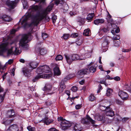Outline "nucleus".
Returning <instances> with one entry per match:
<instances>
[{
  "mask_svg": "<svg viewBox=\"0 0 131 131\" xmlns=\"http://www.w3.org/2000/svg\"><path fill=\"white\" fill-rule=\"evenodd\" d=\"M113 79H114L115 81H119L120 80V78L119 77L117 76L114 77V78H113Z\"/></svg>",
  "mask_w": 131,
  "mask_h": 131,
  "instance_id": "8fccbe9b",
  "label": "nucleus"
},
{
  "mask_svg": "<svg viewBox=\"0 0 131 131\" xmlns=\"http://www.w3.org/2000/svg\"><path fill=\"white\" fill-rule=\"evenodd\" d=\"M52 87V86L50 84H46L44 88V89L46 91H48L49 92L51 90Z\"/></svg>",
  "mask_w": 131,
  "mask_h": 131,
  "instance_id": "393cba45",
  "label": "nucleus"
},
{
  "mask_svg": "<svg viewBox=\"0 0 131 131\" xmlns=\"http://www.w3.org/2000/svg\"><path fill=\"white\" fill-rule=\"evenodd\" d=\"M131 50L130 49H124L122 51L124 52H128Z\"/></svg>",
  "mask_w": 131,
  "mask_h": 131,
  "instance_id": "e2e57ef3",
  "label": "nucleus"
},
{
  "mask_svg": "<svg viewBox=\"0 0 131 131\" xmlns=\"http://www.w3.org/2000/svg\"><path fill=\"white\" fill-rule=\"evenodd\" d=\"M48 131H58L55 128H50Z\"/></svg>",
  "mask_w": 131,
  "mask_h": 131,
  "instance_id": "052dcab7",
  "label": "nucleus"
},
{
  "mask_svg": "<svg viewBox=\"0 0 131 131\" xmlns=\"http://www.w3.org/2000/svg\"><path fill=\"white\" fill-rule=\"evenodd\" d=\"M36 2H39L40 4H44L45 2V0H35Z\"/></svg>",
  "mask_w": 131,
  "mask_h": 131,
  "instance_id": "ea45409f",
  "label": "nucleus"
},
{
  "mask_svg": "<svg viewBox=\"0 0 131 131\" xmlns=\"http://www.w3.org/2000/svg\"><path fill=\"white\" fill-rule=\"evenodd\" d=\"M48 119V116L46 115L45 118H44L43 120H42L41 121L44 122L45 124L48 125L53 122V120H52Z\"/></svg>",
  "mask_w": 131,
  "mask_h": 131,
  "instance_id": "2eb2a0df",
  "label": "nucleus"
},
{
  "mask_svg": "<svg viewBox=\"0 0 131 131\" xmlns=\"http://www.w3.org/2000/svg\"><path fill=\"white\" fill-rule=\"evenodd\" d=\"M104 21L103 19H97L94 21V23L95 24L98 25L103 23Z\"/></svg>",
  "mask_w": 131,
  "mask_h": 131,
  "instance_id": "dca6fc26",
  "label": "nucleus"
},
{
  "mask_svg": "<svg viewBox=\"0 0 131 131\" xmlns=\"http://www.w3.org/2000/svg\"><path fill=\"white\" fill-rule=\"evenodd\" d=\"M78 22H80L82 23H84V19L83 18H80Z\"/></svg>",
  "mask_w": 131,
  "mask_h": 131,
  "instance_id": "4d7b16f0",
  "label": "nucleus"
},
{
  "mask_svg": "<svg viewBox=\"0 0 131 131\" xmlns=\"http://www.w3.org/2000/svg\"><path fill=\"white\" fill-rule=\"evenodd\" d=\"M63 120H66L65 119L61 117H60L58 118V121H61V122H62V121Z\"/></svg>",
  "mask_w": 131,
  "mask_h": 131,
  "instance_id": "3c124183",
  "label": "nucleus"
},
{
  "mask_svg": "<svg viewBox=\"0 0 131 131\" xmlns=\"http://www.w3.org/2000/svg\"><path fill=\"white\" fill-rule=\"evenodd\" d=\"M15 114L14 111L12 109L8 111L6 114V117L8 118H11L14 117Z\"/></svg>",
  "mask_w": 131,
  "mask_h": 131,
  "instance_id": "ddd939ff",
  "label": "nucleus"
},
{
  "mask_svg": "<svg viewBox=\"0 0 131 131\" xmlns=\"http://www.w3.org/2000/svg\"><path fill=\"white\" fill-rule=\"evenodd\" d=\"M57 19V17L56 16L53 15V16L52 17V20L53 23H54L56 22Z\"/></svg>",
  "mask_w": 131,
  "mask_h": 131,
  "instance_id": "a19ab883",
  "label": "nucleus"
},
{
  "mask_svg": "<svg viewBox=\"0 0 131 131\" xmlns=\"http://www.w3.org/2000/svg\"><path fill=\"white\" fill-rule=\"evenodd\" d=\"M8 43L7 42L3 43L0 45V54H2L4 52H5L7 49V46L8 45Z\"/></svg>",
  "mask_w": 131,
  "mask_h": 131,
  "instance_id": "0eeeda50",
  "label": "nucleus"
},
{
  "mask_svg": "<svg viewBox=\"0 0 131 131\" xmlns=\"http://www.w3.org/2000/svg\"><path fill=\"white\" fill-rule=\"evenodd\" d=\"M53 6V4H52L49 5L46 9L44 11L43 13H45L46 14H48L52 9V8Z\"/></svg>",
  "mask_w": 131,
  "mask_h": 131,
  "instance_id": "6ab92c4d",
  "label": "nucleus"
},
{
  "mask_svg": "<svg viewBox=\"0 0 131 131\" xmlns=\"http://www.w3.org/2000/svg\"><path fill=\"white\" fill-rule=\"evenodd\" d=\"M66 93L68 96H69L70 95V91L69 90L66 91Z\"/></svg>",
  "mask_w": 131,
  "mask_h": 131,
  "instance_id": "774afa93",
  "label": "nucleus"
},
{
  "mask_svg": "<svg viewBox=\"0 0 131 131\" xmlns=\"http://www.w3.org/2000/svg\"><path fill=\"white\" fill-rule=\"evenodd\" d=\"M19 128L18 126L16 124L10 125L6 131H18Z\"/></svg>",
  "mask_w": 131,
  "mask_h": 131,
  "instance_id": "9d476101",
  "label": "nucleus"
},
{
  "mask_svg": "<svg viewBox=\"0 0 131 131\" xmlns=\"http://www.w3.org/2000/svg\"><path fill=\"white\" fill-rule=\"evenodd\" d=\"M4 124L5 125H7L10 124L9 123V121H8V120H7L5 122H4Z\"/></svg>",
  "mask_w": 131,
  "mask_h": 131,
  "instance_id": "0e129e2a",
  "label": "nucleus"
},
{
  "mask_svg": "<svg viewBox=\"0 0 131 131\" xmlns=\"http://www.w3.org/2000/svg\"><path fill=\"white\" fill-rule=\"evenodd\" d=\"M30 66L33 69H35L38 66V63L36 62L31 61L29 63Z\"/></svg>",
  "mask_w": 131,
  "mask_h": 131,
  "instance_id": "4be33fe9",
  "label": "nucleus"
},
{
  "mask_svg": "<svg viewBox=\"0 0 131 131\" xmlns=\"http://www.w3.org/2000/svg\"><path fill=\"white\" fill-rule=\"evenodd\" d=\"M82 107L81 105L78 104L76 105L75 108L76 109L78 110L80 109Z\"/></svg>",
  "mask_w": 131,
  "mask_h": 131,
  "instance_id": "603ef678",
  "label": "nucleus"
},
{
  "mask_svg": "<svg viewBox=\"0 0 131 131\" xmlns=\"http://www.w3.org/2000/svg\"><path fill=\"white\" fill-rule=\"evenodd\" d=\"M70 37V35L67 34H64L62 37L64 39H67Z\"/></svg>",
  "mask_w": 131,
  "mask_h": 131,
  "instance_id": "4c0bfd02",
  "label": "nucleus"
},
{
  "mask_svg": "<svg viewBox=\"0 0 131 131\" xmlns=\"http://www.w3.org/2000/svg\"><path fill=\"white\" fill-rule=\"evenodd\" d=\"M15 53L17 54H18L19 53H20V51L18 50V48L15 47Z\"/></svg>",
  "mask_w": 131,
  "mask_h": 131,
  "instance_id": "864d4df0",
  "label": "nucleus"
},
{
  "mask_svg": "<svg viewBox=\"0 0 131 131\" xmlns=\"http://www.w3.org/2000/svg\"><path fill=\"white\" fill-rule=\"evenodd\" d=\"M63 59L62 56L60 55H58L57 56L56 58V61H59L62 60Z\"/></svg>",
  "mask_w": 131,
  "mask_h": 131,
  "instance_id": "f704fd0d",
  "label": "nucleus"
},
{
  "mask_svg": "<svg viewBox=\"0 0 131 131\" xmlns=\"http://www.w3.org/2000/svg\"><path fill=\"white\" fill-rule=\"evenodd\" d=\"M105 80L106 79H108L109 80L113 79V78L110 77V76L109 75H106L105 77Z\"/></svg>",
  "mask_w": 131,
  "mask_h": 131,
  "instance_id": "bf43d9fd",
  "label": "nucleus"
},
{
  "mask_svg": "<svg viewBox=\"0 0 131 131\" xmlns=\"http://www.w3.org/2000/svg\"><path fill=\"white\" fill-rule=\"evenodd\" d=\"M42 36L43 39L46 38L48 37L47 34L46 33H42Z\"/></svg>",
  "mask_w": 131,
  "mask_h": 131,
  "instance_id": "c03bdc74",
  "label": "nucleus"
},
{
  "mask_svg": "<svg viewBox=\"0 0 131 131\" xmlns=\"http://www.w3.org/2000/svg\"><path fill=\"white\" fill-rule=\"evenodd\" d=\"M53 70L55 75H59L61 73L59 67L58 66H56L54 68Z\"/></svg>",
  "mask_w": 131,
  "mask_h": 131,
  "instance_id": "aec40b11",
  "label": "nucleus"
},
{
  "mask_svg": "<svg viewBox=\"0 0 131 131\" xmlns=\"http://www.w3.org/2000/svg\"><path fill=\"white\" fill-rule=\"evenodd\" d=\"M71 90L73 92H75L77 90V88L75 86H73L71 88Z\"/></svg>",
  "mask_w": 131,
  "mask_h": 131,
  "instance_id": "79ce46f5",
  "label": "nucleus"
},
{
  "mask_svg": "<svg viewBox=\"0 0 131 131\" xmlns=\"http://www.w3.org/2000/svg\"><path fill=\"white\" fill-rule=\"evenodd\" d=\"M93 125H94L95 121L93 120L88 115H86V118H82L81 122L82 123L86 124H88L89 123V121Z\"/></svg>",
  "mask_w": 131,
  "mask_h": 131,
  "instance_id": "20e7f679",
  "label": "nucleus"
},
{
  "mask_svg": "<svg viewBox=\"0 0 131 131\" xmlns=\"http://www.w3.org/2000/svg\"><path fill=\"white\" fill-rule=\"evenodd\" d=\"M39 51L41 55H44L47 53V50L45 49L42 48H40L39 49Z\"/></svg>",
  "mask_w": 131,
  "mask_h": 131,
  "instance_id": "c85d7f7f",
  "label": "nucleus"
},
{
  "mask_svg": "<svg viewBox=\"0 0 131 131\" xmlns=\"http://www.w3.org/2000/svg\"><path fill=\"white\" fill-rule=\"evenodd\" d=\"M29 131H35V128L34 127H32L31 126H29L27 127Z\"/></svg>",
  "mask_w": 131,
  "mask_h": 131,
  "instance_id": "c9c22d12",
  "label": "nucleus"
},
{
  "mask_svg": "<svg viewBox=\"0 0 131 131\" xmlns=\"http://www.w3.org/2000/svg\"><path fill=\"white\" fill-rule=\"evenodd\" d=\"M78 56V59H77V60H83L85 59V56L84 54H82L80 56H79V55L77 54H76Z\"/></svg>",
  "mask_w": 131,
  "mask_h": 131,
  "instance_id": "473e14b6",
  "label": "nucleus"
},
{
  "mask_svg": "<svg viewBox=\"0 0 131 131\" xmlns=\"http://www.w3.org/2000/svg\"><path fill=\"white\" fill-rule=\"evenodd\" d=\"M109 37H102V39L104 40V42L102 43V46L104 47H106L109 43L108 39Z\"/></svg>",
  "mask_w": 131,
  "mask_h": 131,
  "instance_id": "f8f14e48",
  "label": "nucleus"
},
{
  "mask_svg": "<svg viewBox=\"0 0 131 131\" xmlns=\"http://www.w3.org/2000/svg\"><path fill=\"white\" fill-rule=\"evenodd\" d=\"M7 74V73H6L3 74L2 76V78L3 80H4V79L5 78Z\"/></svg>",
  "mask_w": 131,
  "mask_h": 131,
  "instance_id": "338daca9",
  "label": "nucleus"
},
{
  "mask_svg": "<svg viewBox=\"0 0 131 131\" xmlns=\"http://www.w3.org/2000/svg\"><path fill=\"white\" fill-rule=\"evenodd\" d=\"M13 48V47H12L11 49L8 50L7 52V55L8 56H9L13 54V52L12 51Z\"/></svg>",
  "mask_w": 131,
  "mask_h": 131,
  "instance_id": "e433bc0d",
  "label": "nucleus"
},
{
  "mask_svg": "<svg viewBox=\"0 0 131 131\" xmlns=\"http://www.w3.org/2000/svg\"><path fill=\"white\" fill-rule=\"evenodd\" d=\"M97 66V64H95L93 66L90 67L89 69V71L93 73L95 72L96 70V67Z\"/></svg>",
  "mask_w": 131,
  "mask_h": 131,
  "instance_id": "b1692460",
  "label": "nucleus"
},
{
  "mask_svg": "<svg viewBox=\"0 0 131 131\" xmlns=\"http://www.w3.org/2000/svg\"><path fill=\"white\" fill-rule=\"evenodd\" d=\"M2 18L3 20L7 21H9L11 19V18L10 17L6 15H3Z\"/></svg>",
  "mask_w": 131,
  "mask_h": 131,
  "instance_id": "bb28decb",
  "label": "nucleus"
},
{
  "mask_svg": "<svg viewBox=\"0 0 131 131\" xmlns=\"http://www.w3.org/2000/svg\"><path fill=\"white\" fill-rule=\"evenodd\" d=\"M39 75L38 76L36 77L33 79L32 81L34 82H35L40 78H48L50 76V75L49 74H45L44 75L43 74Z\"/></svg>",
  "mask_w": 131,
  "mask_h": 131,
  "instance_id": "1a4fd4ad",
  "label": "nucleus"
},
{
  "mask_svg": "<svg viewBox=\"0 0 131 131\" xmlns=\"http://www.w3.org/2000/svg\"><path fill=\"white\" fill-rule=\"evenodd\" d=\"M95 98L94 95L91 94L89 97V99L90 101H93L95 99Z\"/></svg>",
  "mask_w": 131,
  "mask_h": 131,
  "instance_id": "72a5a7b5",
  "label": "nucleus"
},
{
  "mask_svg": "<svg viewBox=\"0 0 131 131\" xmlns=\"http://www.w3.org/2000/svg\"><path fill=\"white\" fill-rule=\"evenodd\" d=\"M39 11V8L38 6L33 5L30 6L27 12L21 19V24L22 26L26 27L28 24L27 21L30 18L32 20L31 24L37 26L40 21H41L45 18L46 15L43 14L38 12L36 15H31V14L35 12H38Z\"/></svg>",
  "mask_w": 131,
  "mask_h": 131,
  "instance_id": "f257e3e1",
  "label": "nucleus"
},
{
  "mask_svg": "<svg viewBox=\"0 0 131 131\" xmlns=\"http://www.w3.org/2000/svg\"><path fill=\"white\" fill-rule=\"evenodd\" d=\"M89 71L88 69H84L80 70L78 72V74L82 75L87 74L89 73Z\"/></svg>",
  "mask_w": 131,
  "mask_h": 131,
  "instance_id": "4468645a",
  "label": "nucleus"
},
{
  "mask_svg": "<svg viewBox=\"0 0 131 131\" xmlns=\"http://www.w3.org/2000/svg\"><path fill=\"white\" fill-rule=\"evenodd\" d=\"M6 4L10 8H14L15 5L14 2L8 1L6 2Z\"/></svg>",
  "mask_w": 131,
  "mask_h": 131,
  "instance_id": "f3484780",
  "label": "nucleus"
},
{
  "mask_svg": "<svg viewBox=\"0 0 131 131\" xmlns=\"http://www.w3.org/2000/svg\"><path fill=\"white\" fill-rule=\"evenodd\" d=\"M45 104L47 106L50 105L51 104V102L49 100H47L45 102Z\"/></svg>",
  "mask_w": 131,
  "mask_h": 131,
  "instance_id": "49530a36",
  "label": "nucleus"
},
{
  "mask_svg": "<svg viewBox=\"0 0 131 131\" xmlns=\"http://www.w3.org/2000/svg\"><path fill=\"white\" fill-rule=\"evenodd\" d=\"M108 31L107 29L106 28H102L100 29L99 32V34L100 35H102L106 33Z\"/></svg>",
  "mask_w": 131,
  "mask_h": 131,
  "instance_id": "a878e982",
  "label": "nucleus"
},
{
  "mask_svg": "<svg viewBox=\"0 0 131 131\" xmlns=\"http://www.w3.org/2000/svg\"><path fill=\"white\" fill-rule=\"evenodd\" d=\"M112 92V90L109 88H108L106 93L107 96H109L111 95Z\"/></svg>",
  "mask_w": 131,
  "mask_h": 131,
  "instance_id": "2f4dec72",
  "label": "nucleus"
},
{
  "mask_svg": "<svg viewBox=\"0 0 131 131\" xmlns=\"http://www.w3.org/2000/svg\"><path fill=\"white\" fill-rule=\"evenodd\" d=\"M111 25L113 29H116V28L117 27L116 24H111Z\"/></svg>",
  "mask_w": 131,
  "mask_h": 131,
  "instance_id": "6e6d98bb",
  "label": "nucleus"
},
{
  "mask_svg": "<svg viewBox=\"0 0 131 131\" xmlns=\"http://www.w3.org/2000/svg\"><path fill=\"white\" fill-rule=\"evenodd\" d=\"M116 42V41H115L114 45L116 47L119 46L120 42L118 41H117V42Z\"/></svg>",
  "mask_w": 131,
  "mask_h": 131,
  "instance_id": "09e8293b",
  "label": "nucleus"
},
{
  "mask_svg": "<svg viewBox=\"0 0 131 131\" xmlns=\"http://www.w3.org/2000/svg\"><path fill=\"white\" fill-rule=\"evenodd\" d=\"M75 131H81V127L80 124L75 123L74 124V126L73 127Z\"/></svg>",
  "mask_w": 131,
  "mask_h": 131,
  "instance_id": "412c9836",
  "label": "nucleus"
},
{
  "mask_svg": "<svg viewBox=\"0 0 131 131\" xmlns=\"http://www.w3.org/2000/svg\"><path fill=\"white\" fill-rule=\"evenodd\" d=\"M64 56L67 62L69 64L73 61L76 60L79 58L78 56L76 54H73L71 56H68L66 55H65Z\"/></svg>",
  "mask_w": 131,
  "mask_h": 131,
  "instance_id": "39448f33",
  "label": "nucleus"
},
{
  "mask_svg": "<svg viewBox=\"0 0 131 131\" xmlns=\"http://www.w3.org/2000/svg\"><path fill=\"white\" fill-rule=\"evenodd\" d=\"M118 94L121 99L123 100H126L128 97V94L123 91H120L118 92Z\"/></svg>",
  "mask_w": 131,
  "mask_h": 131,
  "instance_id": "6e6552de",
  "label": "nucleus"
},
{
  "mask_svg": "<svg viewBox=\"0 0 131 131\" xmlns=\"http://www.w3.org/2000/svg\"><path fill=\"white\" fill-rule=\"evenodd\" d=\"M5 94H4L3 96L1 95H0V103L3 102L4 100Z\"/></svg>",
  "mask_w": 131,
  "mask_h": 131,
  "instance_id": "a18cd8bd",
  "label": "nucleus"
},
{
  "mask_svg": "<svg viewBox=\"0 0 131 131\" xmlns=\"http://www.w3.org/2000/svg\"><path fill=\"white\" fill-rule=\"evenodd\" d=\"M17 30H15V29H13L11 31H10V33L12 34H13L15 33V32L17 31Z\"/></svg>",
  "mask_w": 131,
  "mask_h": 131,
  "instance_id": "13d9d810",
  "label": "nucleus"
},
{
  "mask_svg": "<svg viewBox=\"0 0 131 131\" xmlns=\"http://www.w3.org/2000/svg\"><path fill=\"white\" fill-rule=\"evenodd\" d=\"M22 3L23 5L24 8H27L28 6L27 5V2L26 0H22Z\"/></svg>",
  "mask_w": 131,
  "mask_h": 131,
  "instance_id": "7c9ffc66",
  "label": "nucleus"
},
{
  "mask_svg": "<svg viewBox=\"0 0 131 131\" xmlns=\"http://www.w3.org/2000/svg\"><path fill=\"white\" fill-rule=\"evenodd\" d=\"M29 37L30 39L32 38L31 35V33L30 32L27 34H25L22 37L20 41L19 45L22 47H23L26 46H27V43L28 42L30 41L29 39Z\"/></svg>",
  "mask_w": 131,
  "mask_h": 131,
  "instance_id": "f03ea898",
  "label": "nucleus"
},
{
  "mask_svg": "<svg viewBox=\"0 0 131 131\" xmlns=\"http://www.w3.org/2000/svg\"><path fill=\"white\" fill-rule=\"evenodd\" d=\"M129 118L127 117H124L122 119V121L123 122H125L127 120H128Z\"/></svg>",
  "mask_w": 131,
  "mask_h": 131,
  "instance_id": "5fc2aeb1",
  "label": "nucleus"
},
{
  "mask_svg": "<svg viewBox=\"0 0 131 131\" xmlns=\"http://www.w3.org/2000/svg\"><path fill=\"white\" fill-rule=\"evenodd\" d=\"M94 16V13H92L89 14L86 17V19L88 20V21H91Z\"/></svg>",
  "mask_w": 131,
  "mask_h": 131,
  "instance_id": "c756f323",
  "label": "nucleus"
},
{
  "mask_svg": "<svg viewBox=\"0 0 131 131\" xmlns=\"http://www.w3.org/2000/svg\"><path fill=\"white\" fill-rule=\"evenodd\" d=\"M91 34V32L89 29H87L84 30L83 35L85 36H90Z\"/></svg>",
  "mask_w": 131,
  "mask_h": 131,
  "instance_id": "cd10ccee",
  "label": "nucleus"
},
{
  "mask_svg": "<svg viewBox=\"0 0 131 131\" xmlns=\"http://www.w3.org/2000/svg\"><path fill=\"white\" fill-rule=\"evenodd\" d=\"M19 61L23 63H24L25 62V60L23 59H20L19 60Z\"/></svg>",
  "mask_w": 131,
  "mask_h": 131,
  "instance_id": "69168bd1",
  "label": "nucleus"
},
{
  "mask_svg": "<svg viewBox=\"0 0 131 131\" xmlns=\"http://www.w3.org/2000/svg\"><path fill=\"white\" fill-rule=\"evenodd\" d=\"M31 71V70H30L27 69L23 70V72L24 75L26 76L27 77H29L30 76V73Z\"/></svg>",
  "mask_w": 131,
  "mask_h": 131,
  "instance_id": "5701e85b",
  "label": "nucleus"
},
{
  "mask_svg": "<svg viewBox=\"0 0 131 131\" xmlns=\"http://www.w3.org/2000/svg\"><path fill=\"white\" fill-rule=\"evenodd\" d=\"M50 71V68L49 67L46 65L40 66L38 67L37 70L36 72L38 74H43L42 75H45L44 73H46ZM50 75V77L51 75Z\"/></svg>",
  "mask_w": 131,
  "mask_h": 131,
  "instance_id": "7ed1b4c3",
  "label": "nucleus"
},
{
  "mask_svg": "<svg viewBox=\"0 0 131 131\" xmlns=\"http://www.w3.org/2000/svg\"><path fill=\"white\" fill-rule=\"evenodd\" d=\"M120 36L118 35H117L116 37H113V39L115 40H118L120 39Z\"/></svg>",
  "mask_w": 131,
  "mask_h": 131,
  "instance_id": "de8ad7c7",
  "label": "nucleus"
},
{
  "mask_svg": "<svg viewBox=\"0 0 131 131\" xmlns=\"http://www.w3.org/2000/svg\"><path fill=\"white\" fill-rule=\"evenodd\" d=\"M106 114L107 116L112 117L114 115V113L112 109L107 107L106 108Z\"/></svg>",
  "mask_w": 131,
  "mask_h": 131,
  "instance_id": "9b49d317",
  "label": "nucleus"
},
{
  "mask_svg": "<svg viewBox=\"0 0 131 131\" xmlns=\"http://www.w3.org/2000/svg\"><path fill=\"white\" fill-rule=\"evenodd\" d=\"M113 21V20L112 19L109 18V19L108 20V22L109 23H110L111 24H112V22Z\"/></svg>",
  "mask_w": 131,
  "mask_h": 131,
  "instance_id": "680f3d73",
  "label": "nucleus"
},
{
  "mask_svg": "<svg viewBox=\"0 0 131 131\" xmlns=\"http://www.w3.org/2000/svg\"><path fill=\"white\" fill-rule=\"evenodd\" d=\"M13 59H10L6 63V64H10L13 63Z\"/></svg>",
  "mask_w": 131,
  "mask_h": 131,
  "instance_id": "37998d69",
  "label": "nucleus"
},
{
  "mask_svg": "<svg viewBox=\"0 0 131 131\" xmlns=\"http://www.w3.org/2000/svg\"><path fill=\"white\" fill-rule=\"evenodd\" d=\"M60 125L61 128L63 130L67 129L71 126L69 122L66 120H63L61 122Z\"/></svg>",
  "mask_w": 131,
  "mask_h": 131,
  "instance_id": "423d86ee",
  "label": "nucleus"
},
{
  "mask_svg": "<svg viewBox=\"0 0 131 131\" xmlns=\"http://www.w3.org/2000/svg\"><path fill=\"white\" fill-rule=\"evenodd\" d=\"M78 34L77 33H74L72 34L70 37L72 38H76L78 36Z\"/></svg>",
  "mask_w": 131,
  "mask_h": 131,
  "instance_id": "58836bf2",
  "label": "nucleus"
},
{
  "mask_svg": "<svg viewBox=\"0 0 131 131\" xmlns=\"http://www.w3.org/2000/svg\"><path fill=\"white\" fill-rule=\"evenodd\" d=\"M65 88V86L63 81L62 80L61 82L59 85V90L60 92H62Z\"/></svg>",
  "mask_w": 131,
  "mask_h": 131,
  "instance_id": "a211bd4d",
  "label": "nucleus"
}]
</instances>
